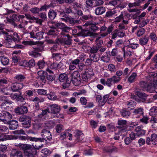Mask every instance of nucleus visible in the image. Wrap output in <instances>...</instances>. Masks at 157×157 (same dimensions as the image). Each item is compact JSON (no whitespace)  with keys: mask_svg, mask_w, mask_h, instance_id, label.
I'll list each match as a JSON object with an SVG mask.
<instances>
[{"mask_svg":"<svg viewBox=\"0 0 157 157\" xmlns=\"http://www.w3.org/2000/svg\"><path fill=\"white\" fill-rule=\"evenodd\" d=\"M83 26L86 27V29H82L81 26H77V27L78 29V32L77 33L78 35L83 36H91L93 35V32L91 31L89 29H88L86 25L84 26L83 25Z\"/></svg>","mask_w":157,"mask_h":157,"instance_id":"nucleus-2","label":"nucleus"},{"mask_svg":"<svg viewBox=\"0 0 157 157\" xmlns=\"http://www.w3.org/2000/svg\"><path fill=\"white\" fill-rule=\"evenodd\" d=\"M64 128L63 125L60 124L57 125L56 127V131L58 133H60L63 130Z\"/></svg>","mask_w":157,"mask_h":157,"instance_id":"nucleus-46","label":"nucleus"},{"mask_svg":"<svg viewBox=\"0 0 157 157\" xmlns=\"http://www.w3.org/2000/svg\"><path fill=\"white\" fill-rule=\"evenodd\" d=\"M15 146L19 147L20 149H22L24 150V153H25V151H31L32 149H33L30 145L28 144H16Z\"/></svg>","mask_w":157,"mask_h":157,"instance_id":"nucleus-11","label":"nucleus"},{"mask_svg":"<svg viewBox=\"0 0 157 157\" xmlns=\"http://www.w3.org/2000/svg\"><path fill=\"white\" fill-rule=\"evenodd\" d=\"M0 131L2 132H6V133L7 132H8L9 131L8 128L4 125H0Z\"/></svg>","mask_w":157,"mask_h":157,"instance_id":"nucleus-62","label":"nucleus"},{"mask_svg":"<svg viewBox=\"0 0 157 157\" xmlns=\"http://www.w3.org/2000/svg\"><path fill=\"white\" fill-rule=\"evenodd\" d=\"M112 82L113 83H115L118 82L121 80V78L114 75L111 78Z\"/></svg>","mask_w":157,"mask_h":157,"instance_id":"nucleus-39","label":"nucleus"},{"mask_svg":"<svg viewBox=\"0 0 157 157\" xmlns=\"http://www.w3.org/2000/svg\"><path fill=\"white\" fill-rule=\"evenodd\" d=\"M57 15L56 13L53 10H50L48 13V16L49 18L51 19H54Z\"/></svg>","mask_w":157,"mask_h":157,"instance_id":"nucleus-26","label":"nucleus"},{"mask_svg":"<svg viewBox=\"0 0 157 157\" xmlns=\"http://www.w3.org/2000/svg\"><path fill=\"white\" fill-rule=\"evenodd\" d=\"M23 86V83L17 82L12 84L11 88L13 92H15L22 89Z\"/></svg>","mask_w":157,"mask_h":157,"instance_id":"nucleus-10","label":"nucleus"},{"mask_svg":"<svg viewBox=\"0 0 157 157\" xmlns=\"http://www.w3.org/2000/svg\"><path fill=\"white\" fill-rule=\"evenodd\" d=\"M18 126V123L17 121L13 120L10 122L9 125V128L11 130L16 129Z\"/></svg>","mask_w":157,"mask_h":157,"instance_id":"nucleus-24","label":"nucleus"},{"mask_svg":"<svg viewBox=\"0 0 157 157\" xmlns=\"http://www.w3.org/2000/svg\"><path fill=\"white\" fill-rule=\"evenodd\" d=\"M108 98V95H105L102 98L101 96L97 95L96 96V101L100 106H103L107 100Z\"/></svg>","mask_w":157,"mask_h":157,"instance_id":"nucleus-9","label":"nucleus"},{"mask_svg":"<svg viewBox=\"0 0 157 157\" xmlns=\"http://www.w3.org/2000/svg\"><path fill=\"white\" fill-rule=\"evenodd\" d=\"M10 157H22V153L20 151L13 150L11 154Z\"/></svg>","mask_w":157,"mask_h":157,"instance_id":"nucleus-17","label":"nucleus"},{"mask_svg":"<svg viewBox=\"0 0 157 157\" xmlns=\"http://www.w3.org/2000/svg\"><path fill=\"white\" fill-rule=\"evenodd\" d=\"M37 65L40 69H43L44 67L45 64L44 61L41 60L38 61Z\"/></svg>","mask_w":157,"mask_h":157,"instance_id":"nucleus-53","label":"nucleus"},{"mask_svg":"<svg viewBox=\"0 0 157 157\" xmlns=\"http://www.w3.org/2000/svg\"><path fill=\"white\" fill-rule=\"evenodd\" d=\"M127 122V121L125 120H118L117 121V124L119 126L118 127L120 128L124 127L126 125Z\"/></svg>","mask_w":157,"mask_h":157,"instance_id":"nucleus-33","label":"nucleus"},{"mask_svg":"<svg viewBox=\"0 0 157 157\" xmlns=\"http://www.w3.org/2000/svg\"><path fill=\"white\" fill-rule=\"evenodd\" d=\"M149 39L148 37L145 36L140 39V44L142 46L146 45L147 44Z\"/></svg>","mask_w":157,"mask_h":157,"instance_id":"nucleus-25","label":"nucleus"},{"mask_svg":"<svg viewBox=\"0 0 157 157\" xmlns=\"http://www.w3.org/2000/svg\"><path fill=\"white\" fill-rule=\"evenodd\" d=\"M60 17H60L61 21L68 22L70 24H73L74 23V21L72 18L68 17V16L63 13H60Z\"/></svg>","mask_w":157,"mask_h":157,"instance_id":"nucleus-8","label":"nucleus"},{"mask_svg":"<svg viewBox=\"0 0 157 157\" xmlns=\"http://www.w3.org/2000/svg\"><path fill=\"white\" fill-rule=\"evenodd\" d=\"M13 40H11V42H7V44H8V46L9 47L11 48H15L16 47V42Z\"/></svg>","mask_w":157,"mask_h":157,"instance_id":"nucleus-52","label":"nucleus"},{"mask_svg":"<svg viewBox=\"0 0 157 157\" xmlns=\"http://www.w3.org/2000/svg\"><path fill=\"white\" fill-rule=\"evenodd\" d=\"M56 30L51 29L49 30L47 34L50 35L55 36L58 34V32Z\"/></svg>","mask_w":157,"mask_h":157,"instance_id":"nucleus-48","label":"nucleus"},{"mask_svg":"<svg viewBox=\"0 0 157 157\" xmlns=\"http://www.w3.org/2000/svg\"><path fill=\"white\" fill-rule=\"evenodd\" d=\"M149 37L150 39L154 41H157V37L156 35L154 32L151 33H150Z\"/></svg>","mask_w":157,"mask_h":157,"instance_id":"nucleus-56","label":"nucleus"},{"mask_svg":"<svg viewBox=\"0 0 157 157\" xmlns=\"http://www.w3.org/2000/svg\"><path fill=\"white\" fill-rule=\"evenodd\" d=\"M50 113L49 111V109H46L43 110L42 111L41 113L38 115V118L40 119H44V116L45 115L48 113Z\"/></svg>","mask_w":157,"mask_h":157,"instance_id":"nucleus-30","label":"nucleus"},{"mask_svg":"<svg viewBox=\"0 0 157 157\" xmlns=\"http://www.w3.org/2000/svg\"><path fill=\"white\" fill-rule=\"evenodd\" d=\"M33 52L36 53H37V52H41L43 51V48L42 46H37L33 48Z\"/></svg>","mask_w":157,"mask_h":157,"instance_id":"nucleus-51","label":"nucleus"},{"mask_svg":"<svg viewBox=\"0 0 157 157\" xmlns=\"http://www.w3.org/2000/svg\"><path fill=\"white\" fill-rule=\"evenodd\" d=\"M37 93L40 95H44L46 94L47 90L43 89H38L37 90Z\"/></svg>","mask_w":157,"mask_h":157,"instance_id":"nucleus-57","label":"nucleus"},{"mask_svg":"<svg viewBox=\"0 0 157 157\" xmlns=\"http://www.w3.org/2000/svg\"><path fill=\"white\" fill-rule=\"evenodd\" d=\"M14 78L16 81L19 82H21L25 79V78L24 75L19 74L17 75Z\"/></svg>","mask_w":157,"mask_h":157,"instance_id":"nucleus-31","label":"nucleus"},{"mask_svg":"<svg viewBox=\"0 0 157 157\" xmlns=\"http://www.w3.org/2000/svg\"><path fill=\"white\" fill-rule=\"evenodd\" d=\"M49 24H52V26H50V28L53 29H56L58 28L61 30L65 27V25L62 23H56L55 22H51L49 23Z\"/></svg>","mask_w":157,"mask_h":157,"instance_id":"nucleus-12","label":"nucleus"},{"mask_svg":"<svg viewBox=\"0 0 157 157\" xmlns=\"http://www.w3.org/2000/svg\"><path fill=\"white\" fill-rule=\"evenodd\" d=\"M121 113L122 116L123 117H128L130 114L129 111L125 110H122Z\"/></svg>","mask_w":157,"mask_h":157,"instance_id":"nucleus-64","label":"nucleus"},{"mask_svg":"<svg viewBox=\"0 0 157 157\" xmlns=\"http://www.w3.org/2000/svg\"><path fill=\"white\" fill-rule=\"evenodd\" d=\"M145 29L144 28H141L137 32V35L138 36L140 37V36L142 35L145 32Z\"/></svg>","mask_w":157,"mask_h":157,"instance_id":"nucleus-60","label":"nucleus"},{"mask_svg":"<svg viewBox=\"0 0 157 157\" xmlns=\"http://www.w3.org/2000/svg\"><path fill=\"white\" fill-rule=\"evenodd\" d=\"M12 37H13V40L16 42L18 41L19 40V37L17 33L13 32H11Z\"/></svg>","mask_w":157,"mask_h":157,"instance_id":"nucleus-38","label":"nucleus"},{"mask_svg":"<svg viewBox=\"0 0 157 157\" xmlns=\"http://www.w3.org/2000/svg\"><path fill=\"white\" fill-rule=\"evenodd\" d=\"M149 75L151 78V79H150V81H151V80H152V81L153 82L154 81L156 80L155 79V78H157V73L155 72H151L149 73Z\"/></svg>","mask_w":157,"mask_h":157,"instance_id":"nucleus-36","label":"nucleus"},{"mask_svg":"<svg viewBox=\"0 0 157 157\" xmlns=\"http://www.w3.org/2000/svg\"><path fill=\"white\" fill-rule=\"evenodd\" d=\"M154 81L152 82V80H151L150 82H148L146 90L151 93L154 92L155 91V89H157V85L155 84Z\"/></svg>","mask_w":157,"mask_h":157,"instance_id":"nucleus-7","label":"nucleus"},{"mask_svg":"<svg viewBox=\"0 0 157 157\" xmlns=\"http://www.w3.org/2000/svg\"><path fill=\"white\" fill-rule=\"evenodd\" d=\"M137 95L140 98L144 100H146L147 96V95L146 94L140 92H137Z\"/></svg>","mask_w":157,"mask_h":157,"instance_id":"nucleus-41","label":"nucleus"},{"mask_svg":"<svg viewBox=\"0 0 157 157\" xmlns=\"http://www.w3.org/2000/svg\"><path fill=\"white\" fill-rule=\"evenodd\" d=\"M75 136L78 141H82L84 138L83 133L80 131H77Z\"/></svg>","mask_w":157,"mask_h":157,"instance_id":"nucleus-20","label":"nucleus"},{"mask_svg":"<svg viewBox=\"0 0 157 157\" xmlns=\"http://www.w3.org/2000/svg\"><path fill=\"white\" fill-rule=\"evenodd\" d=\"M41 135L46 141H50L52 139V135L50 131L45 129L42 130Z\"/></svg>","mask_w":157,"mask_h":157,"instance_id":"nucleus-6","label":"nucleus"},{"mask_svg":"<svg viewBox=\"0 0 157 157\" xmlns=\"http://www.w3.org/2000/svg\"><path fill=\"white\" fill-rule=\"evenodd\" d=\"M151 140L152 143L155 144V143L157 141V135L155 134H152L151 136Z\"/></svg>","mask_w":157,"mask_h":157,"instance_id":"nucleus-40","label":"nucleus"},{"mask_svg":"<svg viewBox=\"0 0 157 157\" xmlns=\"http://www.w3.org/2000/svg\"><path fill=\"white\" fill-rule=\"evenodd\" d=\"M62 64L63 63L61 62H60L58 64L56 63H54L51 64L49 67L50 69H52V70H56L59 68H60Z\"/></svg>","mask_w":157,"mask_h":157,"instance_id":"nucleus-28","label":"nucleus"},{"mask_svg":"<svg viewBox=\"0 0 157 157\" xmlns=\"http://www.w3.org/2000/svg\"><path fill=\"white\" fill-rule=\"evenodd\" d=\"M50 109V113L53 114L54 117L63 118V115L59 113L60 107L59 105L56 104H50L48 105Z\"/></svg>","mask_w":157,"mask_h":157,"instance_id":"nucleus-1","label":"nucleus"},{"mask_svg":"<svg viewBox=\"0 0 157 157\" xmlns=\"http://www.w3.org/2000/svg\"><path fill=\"white\" fill-rule=\"evenodd\" d=\"M116 13L114 10H112L107 11L106 13V16L108 17H110Z\"/></svg>","mask_w":157,"mask_h":157,"instance_id":"nucleus-55","label":"nucleus"},{"mask_svg":"<svg viewBox=\"0 0 157 157\" xmlns=\"http://www.w3.org/2000/svg\"><path fill=\"white\" fill-rule=\"evenodd\" d=\"M12 104V101L7 99L3 100V102L1 104V107L2 109H6V108L8 107L10 105Z\"/></svg>","mask_w":157,"mask_h":157,"instance_id":"nucleus-16","label":"nucleus"},{"mask_svg":"<svg viewBox=\"0 0 157 157\" xmlns=\"http://www.w3.org/2000/svg\"><path fill=\"white\" fill-rule=\"evenodd\" d=\"M59 79L60 82H67V76L66 74H62L59 75Z\"/></svg>","mask_w":157,"mask_h":157,"instance_id":"nucleus-27","label":"nucleus"},{"mask_svg":"<svg viewBox=\"0 0 157 157\" xmlns=\"http://www.w3.org/2000/svg\"><path fill=\"white\" fill-rule=\"evenodd\" d=\"M123 13L121 12V14L118 17H117L115 19L114 21L115 22H119L121 21L124 18Z\"/></svg>","mask_w":157,"mask_h":157,"instance_id":"nucleus-47","label":"nucleus"},{"mask_svg":"<svg viewBox=\"0 0 157 157\" xmlns=\"http://www.w3.org/2000/svg\"><path fill=\"white\" fill-rule=\"evenodd\" d=\"M41 152L45 156H48L51 153V151L47 148H44L41 151Z\"/></svg>","mask_w":157,"mask_h":157,"instance_id":"nucleus-50","label":"nucleus"},{"mask_svg":"<svg viewBox=\"0 0 157 157\" xmlns=\"http://www.w3.org/2000/svg\"><path fill=\"white\" fill-rule=\"evenodd\" d=\"M44 98L41 96L36 97L32 99V101L34 102L35 103L38 104L44 102Z\"/></svg>","mask_w":157,"mask_h":157,"instance_id":"nucleus-21","label":"nucleus"},{"mask_svg":"<svg viewBox=\"0 0 157 157\" xmlns=\"http://www.w3.org/2000/svg\"><path fill=\"white\" fill-rule=\"evenodd\" d=\"M119 54V51L117 48H113L111 52V55L112 56H115Z\"/></svg>","mask_w":157,"mask_h":157,"instance_id":"nucleus-63","label":"nucleus"},{"mask_svg":"<svg viewBox=\"0 0 157 157\" xmlns=\"http://www.w3.org/2000/svg\"><path fill=\"white\" fill-rule=\"evenodd\" d=\"M113 25H111L108 26L107 29V31L106 32L101 33V36L104 37L107 36L108 34H110L113 31Z\"/></svg>","mask_w":157,"mask_h":157,"instance_id":"nucleus-18","label":"nucleus"},{"mask_svg":"<svg viewBox=\"0 0 157 157\" xmlns=\"http://www.w3.org/2000/svg\"><path fill=\"white\" fill-rule=\"evenodd\" d=\"M143 126L142 125L138 126L136 128L135 131L138 136H141L145 134V131L143 129Z\"/></svg>","mask_w":157,"mask_h":157,"instance_id":"nucleus-14","label":"nucleus"},{"mask_svg":"<svg viewBox=\"0 0 157 157\" xmlns=\"http://www.w3.org/2000/svg\"><path fill=\"white\" fill-rule=\"evenodd\" d=\"M108 68L111 73H115L116 71V68L115 65L113 64H109L108 65Z\"/></svg>","mask_w":157,"mask_h":157,"instance_id":"nucleus-35","label":"nucleus"},{"mask_svg":"<svg viewBox=\"0 0 157 157\" xmlns=\"http://www.w3.org/2000/svg\"><path fill=\"white\" fill-rule=\"evenodd\" d=\"M47 97L48 99L52 100H55L57 98V96L53 93L48 94Z\"/></svg>","mask_w":157,"mask_h":157,"instance_id":"nucleus-43","label":"nucleus"},{"mask_svg":"<svg viewBox=\"0 0 157 157\" xmlns=\"http://www.w3.org/2000/svg\"><path fill=\"white\" fill-rule=\"evenodd\" d=\"M0 61L2 64L4 66L8 65L9 62V59L4 57L1 58Z\"/></svg>","mask_w":157,"mask_h":157,"instance_id":"nucleus-34","label":"nucleus"},{"mask_svg":"<svg viewBox=\"0 0 157 157\" xmlns=\"http://www.w3.org/2000/svg\"><path fill=\"white\" fill-rule=\"evenodd\" d=\"M36 150L33 148L31 151H25V156L28 157H33L34 155L36 154Z\"/></svg>","mask_w":157,"mask_h":157,"instance_id":"nucleus-23","label":"nucleus"},{"mask_svg":"<svg viewBox=\"0 0 157 157\" xmlns=\"http://www.w3.org/2000/svg\"><path fill=\"white\" fill-rule=\"evenodd\" d=\"M71 38H68L67 39L62 38L60 41L62 43L69 45H70L71 43V40L70 39Z\"/></svg>","mask_w":157,"mask_h":157,"instance_id":"nucleus-32","label":"nucleus"},{"mask_svg":"<svg viewBox=\"0 0 157 157\" xmlns=\"http://www.w3.org/2000/svg\"><path fill=\"white\" fill-rule=\"evenodd\" d=\"M30 12L33 14H36L40 11V9L37 7L31 8L30 10Z\"/></svg>","mask_w":157,"mask_h":157,"instance_id":"nucleus-61","label":"nucleus"},{"mask_svg":"<svg viewBox=\"0 0 157 157\" xmlns=\"http://www.w3.org/2000/svg\"><path fill=\"white\" fill-rule=\"evenodd\" d=\"M149 20L148 19L143 20L141 22L139 23V26L142 27L145 26L149 23Z\"/></svg>","mask_w":157,"mask_h":157,"instance_id":"nucleus-44","label":"nucleus"},{"mask_svg":"<svg viewBox=\"0 0 157 157\" xmlns=\"http://www.w3.org/2000/svg\"><path fill=\"white\" fill-rule=\"evenodd\" d=\"M72 82L75 85H77V84L80 81V74L77 71H74L71 75Z\"/></svg>","mask_w":157,"mask_h":157,"instance_id":"nucleus-5","label":"nucleus"},{"mask_svg":"<svg viewBox=\"0 0 157 157\" xmlns=\"http://www.w3.org/2000/svg\"><path fill=\"white\" fill-rule=\"evenodd\" d=\"M100 47L97 46H93L90 50V52L91 53H96L99 49Z\"/></svg>","mask_w":157,"mask_h":157,"instance_id":"nucleus-37","label":"nucleus"},{"mask_svg":"<svg viewBox=\"0 0 157 157\" xmlns=\"http://www.w3.org/2000/svg\"><path fill=\"white\" fill-rule=\"evenodd\" d=\"M20 121L22 122V124L26 128H29L30 126L31 119L28 116H23L19 118Z\"/></svg>","mask_w":157,"mask_h":157,"instance_id":"nucleus-4","label":"nucleus"},{"mask_svg":"<svg viewBox=\"0 0 157 157\" xmlns=\"http://www.w3.org/2000/svg\"><path fill=\"white\" fill-rule=\"evenodd\" d=\"M43 34L44 33L42 31L37 32L36 33V38L38 40L43 38Z\"/></svg>","mask_w":157,"mask_h":157,"instance_id":"nucleus-59","label":"nucleus"},{"mask_svg":"<svg viewBox=\"0 0 157 157\" xmlns=\"http://www.w3.org/2000/svg\"><path fill=\"white\" fill-rule=\"evenodd\" d=\"M132 40V39L128 40L129 44L127 46L128 48H131L133 49H136L139 47V44L137 43L133 42Z\"/></svg>","mask_w":157,"mask_h":157,"instance_id":"nucleus-19","label":"nucleus"},{"mask_svg":"<svg viewBox=\"0 0 157 157\" xmlns=\"http://www.w3.org/2000/svg\"><path fill=\"white\" fill-rule=\"evenodd\" d=\"M9 91L10 90L7 88H5L2 89H0V93L8 95L10 94Z\"/></svg>","mask_w":157,"mask_h":157,"instance_id":"nucleus-58","label":"nucleus"},{"mask_svg":"<svg viewBox=\"0 0 157 157\" xmlns=\"http://www.w3.org/2000/svg\"><path fill=\"white\" fill-rule=\"evenodd\" d=\"M27 140H29L32 141L36 142L38 140L42 141V139L41 138H37L34 137H32L31 136H27Z\"/></svg>","mask_w":157,"mask_h":157,"instance_id":"nucleus-49","label":"nucleus"},{"mask_svg":"<svg viewBox=\"0 0 157 157\" xmlns=\"http://www.w3.org/2000/svg\"><path fill=\"white\" fill-rule=\"evenodd\" d=\"M133 113L136 115L142 114H143V109L141 108H139L135 109L133 112Z\"/></svg>","mask_w":157,"mask_h":157,"instance_id":"nucleus-54","label":"nucleus"},{"mask_svg":"<svg viewBox=\"0 0 157 157\" xmlns=\"http://www.w3.org/2000/svg\"><path fill=\"white\" fill-rule=\"evenodd\" d=\"M137 76V74L135 72L133 73L128 78V81L131 83L133 82Z\"/></svg>","mask_w":157,"mask_h":157,"instance_id":"nucleus-42","label":"nucleus"},{"mask_svg":"<svg viewBox=\"0 0 157 157\" xmlns=\"http://www.w3.org/2000/svg\"><path fill=\"white\" fill-rule=\"evenodd\" d=\"M105 9L103 6L99 7L96 8L95 10V13L96 15L102 14L105 12Z\"/></svg>","mask_w":157,"mask_h":157,"instance_id":"nucleus-22","label":"nucleus"},{"mask_svg":"<svg viewBox=\"0 0 157 157\" xmlns=\"http://www.w3.org/2000/svg\"><path fill=\"white\" fill-rule=\"evenodd\" d=\"M28 111V110L27 107L25 106L18 107L16 108L15 110L16 113L19 114L26 113Z\"/></svg>","mask_w":157,"mask_h":157,"instance_id":"nucleus-13","label":"nucleus"},{"mask_svg":"<svg viewBox=\"0 0 157 157\" xmlns=\"http://www.w3.org/2000/svg\"><path fill=\"white\" fill-rule=\"evenodd\" d=\"M12 118V115L7 112L3 111L0 113V120L5 124H8Z\"/></svg>","mask_w":157,"mask_h":157,"instance_id":"nucleus-3","label":"nucleus"},{"mask_svg":"<svg viewBox=\"0 0 157 157\" xmlns=\"http://www.w3.org/2000/svg\"><path fill=\"white\" fill-rule=\"evenodd\" d=\"M86 25L87 27V29L91 30V31H96L99 29V27L95 25H91V23L90 22H87L84 25V26Z\"/></svg>","mask_w":157,"mask_h":157,"instance_id":"nucleus-15","label":"nucleus"},{"mask_svg":"<svg viewBox=\"0 0 157 157\" xmlns=\"http://www.w3.org/2000/svg\"><path fill=\"white\" fill-rule=\"evenodd\" d=\"M128 107L132 109L136 105V103L132 101H130L128 102L127 104Z\"/></svg>","mask_w":157,"mask_h":157,"instance_id":"nucleus-45","label":"nucleus"},{"mask_svg":"<svg viewBox=\"0 0 157 157\" xmlns=\"http://www.w3.org/2000/svg\"><path fill=\"white\" fill-rule=\"evenodd\" d=\"M149 114L151 116H155L157 115V107L154 106L150 110Z\"/></svg>","mask_w":157,"mask_h":157,"instance_id":"nucleus-29","label":"nucleus"}]
</instances>
